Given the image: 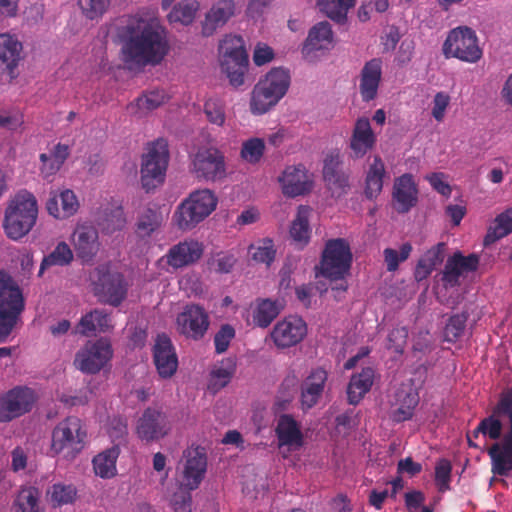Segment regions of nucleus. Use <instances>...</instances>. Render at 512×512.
<instances>
[{"label":"nucleus","instance_id":"f257e3e1","mask_svg":"<svg viewBox=\"0 0 512 512\" xmlns=\"http://www.w3.org/2000/svg\"><path fill=\"white\" fill-rule=\"evenodd\" d=\"M123 60L139 66L157 65L168 53L166 32L157 19H135L126 26Z\"/></svg>","mask_w":512,"mask_h":512},{"label":"nucleus","instance_id":"5701e85b","mask_svg":"<svg viewBox=\"0 0 512 512\" xmlns=\"http://www.w3.org/2000/svg\"><path fill=\"white\" fill-rule=\"evenodd\" d=\"M275 434L278 447H287L289 451L299 450L304 444V438L298 422L290 414H282L277 420Z\"/></svg>","mask_w":512,"mask_h":512},{"label":"nucleus","instance_id":"e433bc0d","mask_svg":"<svg viewBox=\"0 0 512 512\" xmlns=\"http://www.w3.org/2000/svg\"><path fill=\"white\" fill-rule=\"evenodd\" d=\"M385 174L384 162L380 156H374L373 162L369 165L365 178L364 192L368 199H374L381 193Z\"/></svg>","mask_w":512,"mask_h":512},{"label":"nucleus","instance_id":"9d476101","mask_svg":"<svg viewBox=\"0 0 512 512\" xmlns=\"http://www.w3.org/2000/svg\"><path fill=\"white\" fill-rule=\"evenodd\" d=\"M446 58L454 57L461 61L476 63L482 57L475 32L469 27L453 29L443 44Z\"/></svg>","mask_w":512,"mask_h":512},{"label":"nucleus","instance_id":"cd10ccee","mask_svg":"<svg viewBox=\"0 0 512 512\" xmlns=\"http://www.w3.org/2000/svg\"><path fill=\"white\" fill-rule=\"evenodd\" d=\"M323 178L328 188L334 193L343 194L349 187V177L342 169L338 154H330L324 160Z\"/></svg>","mask_w":512,"mask_h":512},{"label":"nucleus","instance_id":"f03ea898","mask_svg":"<svg viewBox=\"0 0 512 512\" xmlns=\"http://www.w3.org/2000/svg\"><path fill=\"white\" fill-rule=\"evenodd\" d=\"M37 217L36 197L26 189L20 190L8 202L3 220L4 232L8 238L19 240L32 230Z\"/></svg>","mask_w":512,"mask_h":512},{"label":"nucleus","instance_id":"864d4df0","mask_svg":"<svg viewBox=\"0 0 512 512\" xmlns=\"http://www.w3.org/2000/svg\"><path fill=\"white\" fill-rule=\"evenodd\" d=\"M451 473L452 465L448 459L441 458L436 462L434 481L440 493L450 490Z\"/></svg>","mask_w":512,"mask_h":512},{"label":"nucleus","instance_id":"20e7f679","mask_svg":"<svg viewBox=\"0 0 512 512\" xmlns=\"http://www.w3.org/2000/svg\"><path fill=\"white\" fill-rule=\"evenodd\" d=\"M24 307L21 289L7 272L0 270V343L12 333Z\"/></svg>","mask_w":512,"mask_h":512},{"label":"nucleus","instance_id":"79ce46f5","mask_svg":"<svg viewBox=\"0 0 512 512\" xmlns=\"http://www.w3.org/2000/svg\"><path fill=\"white\" fill-rule=\"evenodd\" d=\"M259 83L278 95L281 99L286 94L290 85L289 71L283 68H273Z\"/></svg>","mask_w":512,"mask_h":512},{"label":"nucleus","instance_id":"f3484780","mask_svg":"<svg viewBox=\"0 0 512 512\" xmlns=\"http://www.w3.org/2000/svg\"><path fill=\"white\" fill-rule=\"evenodd\" d=\"M307 334L305 321L297 316H288L276 323L271 338L278 348H290L300 343Z\"/></svg>","mask_w":512,"mask_h":512},{"label":"nucleus","instance_id":"423d86ee","mask_svg":"<svg viewBox=\"0 0 512 512\" xmlns=\"http://www.w3.org/2000/svg\"><path fill=\"white\" fill-rule=\"evenodd\" d=\"M221 54V69L234 88L245 83V74L248 70V54L241 36L228 35L219 46Z\"/></svg>","mask_w":512,"mask_h":512},{"label":"nucleus","instance_id":"58836bf2","mask_svg":"<svg viewBox=\"0 0 512 512\" xmlns=\"http://www.w3.org/2000/svg\"><path fill=\"white\" fill-rule=\"evenodd\" d=\"M279 101L280 98L278 95L274 94L258 82L252 91L250 110L255 115H261L266 113Z\"/></svg>","mask_w":512,"mask_h":512},{"label":"nucleus","instance_id":"7ed1b4c3","mask_svg":"<svg viewBox=\"0 0 512 512\" xmlns=\"http://www.w3.org/2000/svg\"><path fill=\"white\" fill-rule=\"evenodd\" d=\"M217 204L218 198L212 190H195L178 205L173 220L180 230H191L206 219L216 209Z\"/></svg>","mask_w":512,"mask_h":512},{"label":"nucleus","instance_id":"aec40b11","mask_svg":"<svg viewBox=\"0 0 512 512\" xmlns=\"http://www.w3.org/2000/svg\"><path fill=\"white\" fill-rule=\"evenodd\" d=\"M278 180L283 194L291 198L308 193L313 184L302 164L286 167Z\"/></svg>","mask_w":512,"mask_h":512},{"label":"nucleus","instance_id":"b1692460","mask_svg":"<svg viewBox=\"0 0 512 512\" xmlns=\"http://www.w3.org/2000/svg\"><path fill=\"white\" fill-rule=\"evenodd\" d=\"M392 197L398 213H407L417 204L418 189L411 174L395 179Z\"/></svg>","mask_w":512,"mask_h":512},{"label":"nucleus","instance_id":"f704fd0d","mask_svg":"<svg viewBox=\"0 0 512 512\" xmlns=\"http://www.w3.org/2000/svg\"><path fill=\"white\" fill-rule=\"evenodd\" d=\"M283 308L279 300L269 298H259L255 301L253 310V323L260 328L268 327L273 320L280 314Z\"/></svg>","mask_w":512,"mask_h":512},{"label":"nucleus","instance_id":"680f3d73","mask_svg":"<svg viewBox=\"0 0 512 512\" xmlns=\"http://www.w3.org/2000/svg\"><path fill=\"white\" fill-rule=\"evenodd\" d=\"M249 253L256 262L270 265L275 258L273 241L271 239H265L262 245H251L249 247Z\"/></svg>","mask_w":512,"mask_h":512},{"label":"nucleus","instance_id":"6e6d98bb","mask_svg":"<svg viewBox=\"0 0 512 512\" xmlns=\"http://www.w3.org/2000/svg\"><path fill=\"white\" fill-rule=\"evenodd\" d=\"M207 120L214 125L223 126L226 120L225 105L219 99L210 98L204 104Z\"/></svg>","mask_w":512,"mask_h":512},{"label":"nucleus","instance_id":"3c124183","mask_svg":"<svg viewBox=\"0 0 512 512\" xmlns=\"http://www.w3.org/2000/svg\"><path fill=\"white\" fill-rule=\"evenodd\" d=\"M468 313L462 312L450 316L444 328V339L447 342H456L464 333Z\"/></svg>","mask_w":512,"mask_h":512},{"label":"nucleus","instance_id":"13d9d810","mask_svg":"<svg viewBox=\"0 0 512 512\" xmlns=\"http://www.w3.org/2000/svg\"><path fill=\"white\" fill-rule=\"evenodd\" d=\"M78 4L87 19L95 20L107 11L110 0H79Z\"/></svg>","mask_w":512,"mask_h":512},{"label":"nucleus","instance_id":"412c9836","mask_svg":"<svg viewBox=\"0 0 512 512\" xmlns=\"http://www.w3.org/2000/svg\"><path fill=\"white\" fill-rule=\"evenodd\" d=\"M186 462L183 470V485L188 490L197 489L207 468V458L204 449L188 448L184 451Z\"/></svg>","mask_w":512,"mask_h":512},{"label":"nucleus","instance_id":"72a5a7b5","mask_svg":"<svg viewBox=\"0 0 512 512\" xmlns=\"http://www.w3.org/2000/svg\"><path fill=\"white\" fill-rule=\"evenodd\" d=\"M113 327L110 315L103 309H94L81 317L76 330L87 336L93 332H107Z\"/></svg>","mask_w":512,"mask_h":512},{"label":"nucleus","instance_id":"c03bdc74","mask_svg":"<svg viewBox=\"0 0 512 512\" xmlns=\"http://www.w3.org/2000/svg\"><path fill=\"white\" fill-rule=\"evenodd\" d=\"M290 236L299 248H303L310 239L308 209L300 206L290 228Z\"/></svg>","mask_w":512,"mask_h":512},{"label":"nucleus","instance_id":"603ef678","mask_svg":"<svg viewBox=\"0 0 512 512\" xmlns=\"http://www.w3.org/2000/svg\"><path fill=\"white\" fill-rule=\"evenodd\" d=\"M419 403V396L415 392L407 393L400 402V406L393 411V421L400 423L410 420L413 415L415 408Z\"/></svg>","mask_w":512,"mask_h":512},{"label":"nucleus","instance_id":"9b49d317","mask_svg":"<svg viewBox=\"0 0 512 512\" xmlns=\"http://www.w3.org/2000/svg\"><path fill=\"white\" fill-rule=\"evenodd\" d=\"M191 173L206 182H216L227 175L224 154L215 147H202L191 157Z\"/></svg>","mask_w":512,"mask_h":512},{"label":"nucleus","instance_id":"39448f33","mask_svg":"<svg viewBox=\"0 0 512 512\" xmlns=\"http://www.w3.org/2000/svg\"><path fill=\"white\" fill-rule=\"evenodd\" d=\"M86 438L87 431L82 420L69 416L54 427L50 450L55 455L73 459L83 450Z\"/></svg>","mask_w":512,"mask_h":512},{"label":"nucleus","instance_id":"0e129e2a","mask_svg":"<svg viewBox=\"0 0 512 512\" xmlns=\"http://www.w3.org/2000/svg\"><path fill=\"white\" fill-rule=\"evenodd\" d=\"M491 460V472L494 475L508 476L512 472V454L489 456Z\"/></svg>","mask_w":512,"mask_h":512},{"label":"nucleus","instance_id":"a211bd4d","mask_svg":"<svg viewBox=\"0 0 512 512\" xmlns=\"http://www.w3.org/2000/svg\"><path fill=\"white\" fill-rule=\"evenodd\" d=\"M153 362L158 375L163 379L171 378L178 368V356L169 336L158 334L153 346Z\"/></svg>","mask_w":512,"mask_h":512},{"label":"nucleus","instance_id":"338daca9","mask_svg":"<svg viewBox=\"0 0 512 512\" xmlns=\"http://www.w3.org/2000/svg\"><path fill=\"white\" fill-rule=\"evenodd\" d=\"M488 455L512 454V423H509V430L504 434L501 442H495L488 449Z\"/></svg>","mask_w":512,"mask_h":512},{"label":"nucleus","instance_id":"473e14b6","mask_svg":"<svg viewBox=\"0 0 512 512\" xmlns=\"http://www.w3.org/2000/svg\"><path fill=\"white\" fill-rule=\"evenodd\" d=\"M327 380V372L318 368L311 372L302 385V405L311 408L320 398L325 382Z\"/></svg>","mask_w":512,"mask_h":512},{"label":"nucleus","instance_id":"052dcab7","mask_svg":"<svg viewBox=\"0 0 512 512\" xmlns=\"http://www.w3.org/2000/svg\"><path fill=\"white\" fill-rule=\"evenodd\" d=\"M48 494L54 506H61L74 500L76 490L71 485L54 484Z\"/></svg>","mask_w":512,"mask_h":512},{"label":"nucleus","instance_id":"4d7b16f0","mask_svg":"<svg viewBox=\"0 0 512 512\" xmlns=\"http://www.w3.org/2000/svg\"><path fill=\"white\" fill-rule=\"evenodd\" d=\"M265 149L264 141L260 138H251L245 141L241 149V157L249 163L260 161Z\"/></svg>","mask_w":512,"mask_h":512},{"label":"nucleus","instance_id":"2eb2a0df","mask_svg":"<svg viewBox=\"0 0 512 512\" xmlns=\"http://www.w3.org/2000/svg\"><path fill=\"white\" fill-rule=\"evenodd\" d=\"M177 328L180 334L192 340L202 339L210 325L207 311L196 304L186 305L183 311L178 314Z\"/></svg>","mask_w":512,"mask_h":512},{"label":"nucleus","instance_id":"a18cd8bd","mask_svg":"<svg viewBox=\"0 0 512 512\" xmlns=\"http://www.w3.org/2000/svg\"><path fill=\"white\" fill-rule=\"evenodd\" d=\"M73 260V252L65 242H59L54 250L45 256L41 262L39 276L51 266H66Z\"/></svg>","mask_w":512,"mask_h":512},{"label":"nucleus","instance_id":"6ab92c4d","mask_svg":"<svg viewBox=\"0 0 512 512\" xmlns=\"http://www.w3.org/2000/svg\"><path fill=\"white\" fill-rule=\"evenodd\" d=\"M73 245L82 262H91L100 248L98 230L88 223L77 225L73 233Z\"/></svg>","mask_w":512,"mask_h":512},{"label":"nucleus","instance_id":"c9c22d12","mask_svg":"<svg viewBox=\"0 0 512 512\" xmlns=\"http://www.w3.org/2000/svg\"><path fill=\"white\" fill-rule=\"evenodd\" d=\"M97 224L106 234L122 230L127 224L123 207L112 204L104 208L97 217Z\"/></svg>","mask_w":512,"mask_h":512},{"label":"nucleus","instance_id":"e2e57ef3","mask_svg":"<svg viewBox=\"0 0 512 512\" xmlns=\"http://www.w3.org/2000/svg\"><path fill=\"white\" fill-rule=\"evenodd\" d=\"M234 337L235 329L229 324L222 325L214 336V345L216 353L222 354L226 352Z\"/></svg>","mask_w":512,"mask_h":512},{"label":"nucleus","instance_id":"bf43d9fd","mask_svg":"<svg viewBox=\"0 0 512 512\" xmlns=\"http://www.w3.org/2000/svg\"><path fill=\"white\" fill-rule=\"evenodd\" d=\"M411 251L412 246L410 243L402 244L399 252L392 248H386L383 253L387 270L389 272L397 270L399 263L408 259Z\"/></svg>","mask_w":512,"mask_h":512},{"label":"nucleus","instance_id":"bb28decb","mask_svg":"<svg viewBox=\"0 0 512 512\" xmlns=\"http://www.w3.org/2000/svg\"><path fill=\"white\" fill-rule=\"evenodd\" d=\"M376 143V136L371 128L368 118L357 119L352 136L350 139V148L353 158H362L370 151Z\"/></svg>","mask_w":512,"mask_h":512},{"label":"nucleus","instance_id":"4c0bfd02","mask_svg":"<svg viewBox=\"0 0 512 512\" xmlns=\"http://www.w3.org/2000/svg\"><path fill=\"white\" fill-rule=\"evenodd\" d=\"M119 454V446L114 445L96 455L92 461L95 474L104 479H109L115 476L116 461Z\"/></svg>","mask_w":512,"mask_h":512},{"label":"nucleus","instance_id":"0eeeda50","mask_svg":"<svg viewBox=\"0 0 512 512\" xmlns=\"http://www.w3.org/2000/svg\"><path fill=\"white\" fill-rule=\"evenodd\" d=\"M93 292L100 301L119 306L127 295V283L119 272H111L107 265H99L89 273Z\"/></svg>","mask_w":512,"mask_h":512},{"label":"nucleus","instance_id":"ddd939ff","mask_svg":"<svg viewBox=\"0 0 512 512\" xmlns=\"http://www.w3.org/2000/svg\"><path fill=\"white\" fill-rule=\"evenodd\" d=\"M171 430L167 415L156 408H146L137 420L136 434L141 441L146 443L158 441Z\"/></svg>","mask_w":512,"mask_h":512},{"label":"nucleus","instance_id":"1a4fd4ad","mask_svg":"<svg viewBox=\"0 0 512 512\" xmlns=\"http://www.w3.org/2000/svg\"><path fill=\"white\" fill-rule=\"evenodd\" d=\"M352 263L350 246L345 239H331L326 243L320 262V274L330 280H343Z\"/></svg>","mask_w":512,"mask_h":512},{"label":"nucleus","instance_id":"4be33fe9","mask_svg":"<svg viewBox=\"0 0 512 512\" xmlns=\"http://www.w3.org/2000/svg\"><path fill=\"white\" fill-rule=\"evenodd\" d=\"M204 246L197 240L189 239L173 245L166 255L167 263L173 268H183L196 263L203 255Z\"/></svg>","mask_w":512,"mask_h":512},{"label":"nucleus","instance_id":"de8ad7c7","mask_svg":"<svg viewBox=\"0 0 512 512\" xmlns=\"http://www.w3.org/2000/svg\"><path fill=\"white\" fill-rule=\"evenodd\" d=\"M235 364L232 361L222 362L220 366L215 367L211 373L208 383V389L212 393H217L227 386L235 373Z\"/></svg>","mask_w":512,"mask_h":512},{"label":"nucleus","instance_id":"69168bd1","mask_svg":"<svg viewBox=\"0 0 512 512\" xmlns=\"http://www.w3.org/2000/svg\"><path fill=\"white\" fill-rule=\"evenodd\" d=\"M408 338V330L405 327H396L388 334L389 349H393L396 353H402Z\"/></svg>","mask_w":512,"mask_h":512},{"label":"nucleus","instance_id":"37998d69","mask_svg":"<svg viewBox=\"0 0 512 512\" xmlns=\"http://www.w3.org/2000/svg\"><path fill=\"white\" fill-rule=\"evenodd\" d=\"M356 0H317L319 10L337 23H344L348 10L354 7Z\"/></svg>","mask_w":512,"mask_h":512},{"label":"nucleus","instance_id":"09e8293b","mask_svg":"<svg viewBox=\"0 0 512 512\" xmlns=\"http://www.w3.org/2000/svg\"><path fill=\"white\" fill-rule=\"evenodd\" d=\"M15 512H43L39 505V491L35 487L23 488L14 501Z\"/></svg>","mask_w":512,"mask_h":512},{"label":"nucleus","instance_id":"4468645a","mask_svg":"<svg viewBox=\"0 0 512 512\" xmlns=\"http://www.w3.org/2000/svg\"><path fill=\"white\" fill-rule=\"evenodd\" d=\"M35 402L32 389L15 387L0 397V422H9L29 411Z\"/></svg>","mask_w":512,"mask_h":512},{"label":"nucleus","instance_id":"c85d7f7f","mask_svg":"<svg viewBox=\"0 0 512 512\" xmlns=\"http://www.w3.org/2000/svg\"><path fill=\"white\" fill-rule=\"evenodd\" d=\"M78 208L77 197L70 189L63 190L59 196L51 194L46 203L48 213L57 219H65L74 215Z\"/></svg>","mask_w":512,"mask_h":512},{"label":"nucleus","instance_id":"393cba45","mask_svg":"<svg viewBox=\"0 0 512 512\" xmlns=\"http://www.w3.org/2000/svg\"><path fill=\"white\" fill-rule=\"evenodd\" d=\"M235 12L234 0H217L205 15L202 22V35L206 37L213 35L235 15Z\"/></svg>","mask_w":512,"mask_h":512},{"label":"nucleus","instance_id":"a878e982","mask_svg":"<svg viewBox=\"0 0 512 512\" xmlns=\"http://www.w3.org/2000/svg\"><path fill=\"white\" fill-rule=\"evenodd\" d=\"M382 77V60L373 58L367 61L360 73L359 91L364 102L374 100L377 96Z\"/></svg>","mask_w":512,"mask_h":512},{"label":"nucleus","instance_id":"49530a36","mask_svg":"<svg viewBox=\"0 0 512 512\" xmlns=\"http://www.w3.org/2000/svg\"><path fill=\"white\" fill-rule=\"evenodd\" d=\"M512 232V208H509L499 214L495 219V224L490 227L485 238L484 244L489 245L510 234Z\"/></svg>","mask_w":512,"mask_h":512},{"label":"nucleus","instance_id":"c756f323","mask_svg":"<svg viewBox=\"0 0 512 512\" xmlns=\"http://www.w3.org/2000/svg\"><path fill=\"white\" fill-rule=\"evenodd\" d=\"M333 45V31L329 22L315 24L308 33L302 52L307 55L313 51L329 49Z\"/></svg>","mask_w":512,"mask_h":512},{"label":"nucleus","instance_id":"7c9ffc66","mask_svg":"<svg viewBox=\"0 0 512 512\" xmlns=\"http://www.w3.org/2000/svg\"><path fill=\"white\" fill-rule=\"evenodd\" d=\"M445 249L446 244L440 242L427 250L418 260L414 271V278L417 282L427 279L433 270L443 262Z\"/></svg>","mask_w":512,"mask_h":512},{"label":"nucleus","instance_id":"dca6fc26","mask_svg":"<svg viewBox=\"0 0 512 512\" xmlns=\"http://www.w3.org/2000/svg\"><path fill=\"white\" fill-rule=\"evenodd\" d=\"M480 263L477 254L471 253L464 256L462 252L456 251L446 260L442 271L441 281L445 287H456L460 285V277L475 272Z\"/></svg>","mask_w":512,"mask_h":512},{"label":"nucleus","instance_id":"f8f14e48","mask_svg":"<svg viewBox=\"0 0 512 512\" xmlns=\"http://www.w3.org/2000/svg\"><path fill=\"white\" fill-rule=\"evenodd\" d=\"M112 355L113 350L110 341L106 338H100L96 341H88L77 352L74 363L82 372L95 374L110 361Z\"/></svg>","mask_w":512,"mask_h":512},{"label":"nucleus","instance_id":"8fccbe9b","mask_svg":"<svg viewBox=\"0 0 512 512\" xmlns=\"http://www.w3.org/2000/svg\"><path fill=\"white\" fill-rule=\"evenodd\" d=\"M198 9L199 3L197 1L183 0L177 3L170 11L168 14L169 21L189 25L193 22Z\"/></svg>","mask_w":512,"mask_h":512},{"label":"nucleus","instance_id":"ea45409f","mask_svg":"<svg viewBox=\"0 0 512 512\" xmlns=\"http://www.w3.org/2000/svg\"><path fill=\"white\" fill-rule=\"evenodd\" d=\"M162 222L163 216L158 209L146 207L138 214L136 232L140 237H149L161 227Z\"/></svg>","mask_w":512,"mask_h":512},{"label":"nucleus","instance_id":"5fc2aeb1","mask_svg":"<svg viewBox=\"0 0 512 512\" xmlns=\"http://www.w3.org/2000/svg\"><path fill=\"white\" fill-rule=\"evenodd\" d=\"M168 100L163 90H152L136 99V106L140 111H152L160 107Z\"/></svg>","mask_w":512,"mask_h":512},{"label":"nucleus","instance_id":"6e6552de","mask_svg":"<svg viewBox=\"0 0 512 512\" xmlns=\"http://www.w3.org/2000/svg\"><path fill=\"white\" fill-rule=\"evenodd\" d=\"M168 162L169 150L165 139L159 138L147 147L141 164V182L147 191L154 188L155 183L164 181Z\"/></svg>","mask_w":512,"mask_h":512},{"label":"nucleus","instance_id":"a19ab883","mask_svg":"<svg viewBox=\"0 0 512 512\" xmlns=\"http://www.w3.org/2000/svg\"><path fill=\"white\" fill-rule=\"evenodd\" d=\"M22 51V43L14 36L0 34V61L9 70L17 66Z\"/></svg>","mask_w":512,"mask_h":512},{"label":"nucleus","instance_id":"2f4dec72","mask_svg":"<svg viewBox=\"0 0 512 512\" xmlns=\"http://www.w3.org/2000/svg\"><path fill=\"white\" fill-rule=\"evenodd\" d=\"M375 372L371 367H366L360 373L353 374L347 387L348 402L357 405L370 391L374 382Z\"/></svg>","mask_w":512,"mask_h":512},{"label":"nucleus","instance_id":"774afa93","mask_svg":"<svg viewBox=\"0 0 512 512\" xmlns=\"http://www.w3.org/2000/svg\"><path fill=\"white\" fill-rule=\"evenodd\" d=\"M494 415L506 416L509 423H512V389L503 393L493 409Z\"/></svg>","mask_w":512,"mask_h":512}]
</instances>
